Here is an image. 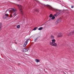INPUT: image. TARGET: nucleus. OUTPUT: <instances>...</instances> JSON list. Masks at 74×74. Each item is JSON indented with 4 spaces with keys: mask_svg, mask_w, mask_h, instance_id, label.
<instances>
[{
    "mask_svg": "<svg viewBox=\"0 0 74 74\" xmlns=\"http://www.w3.org/2000/svg\"><path fill=\"white\" fill-rule=\"evenodd\" d=\"M52 42H51L50 43V44L52 46H53V47H56L57 45V43H55L56 40L55 39H52L51 40Z\"/></svg>",
    "mask_w": 74,
    "mask_h": 74,
    "instance_id": "obj_2",
    "label": "nucleus"
},
{
    "mask_svg": "<svg viewBox=\"0 0 74 74\" xmlns=\"http://www.w3.org/2000/svg\"><path fill=\"white\" fill-rule=\"evenodd\" d=\"M2 26V23H0V31L1 30V27Z\"/></svg>",
    "mask_w": 74,
    "mask_h": 74,
    "instance_id": "obj_14",
    "label": "nucleus"
},
{
    "mask_svg": "<svg viewBox=\"0 0 74 74\" xmlns=\"http://www.w3.org/2000/svg\"><path fill=\"white\" fill-rule=\"evenodd\" d=\"M15 43H16V42Z\"/></svg>",
    "mask_w": 74,
    "mask_h": 74,
    "instance_id": "obj_25",
    "label": "nucleus"
},
{
    "mask_svg": "<svg viewBox=\"0 0 74 74\" xmlns=\"http://www.w3.org/2000/svg\"><path fill=\"white\" fill-rule=\"evenodd\" d=\"M37 28H38V27H36L34 29H33V30H37Z\"/></svg>",
    "mask_w": 74,
    "mask_h": 74,
    "instance_id": "obj_17",
    "label": "nucleus"
},
{
    "mask_svg": "<svg viewBox=\"0 0 74 74\" xmlns=\"http://www.w3.org/2000/svg\"><path fill=\"white\" fill-rule=\"evenodd\" d=\"M5 16H8V14H5Z\"/></svg>",
    "mask_w": 74,
    "mask_h": 74,
    "instance_id": "obj_20",
    "label": "nucleus"
},
{
    "mask_svg": "<svg viewBox=\"0 0 74 74\" xmlns=\"http://www.w3.org/2000/svg\"><path fill=\"white\" fill-rule=\"evenodd\" d=\"M18 7L21 15H23V10L22 9V6L20 5H18Z\"/></svg>",
    "mask_w": 74,
    "mask_h": 74,
    "instance_id": "obj_3",
    "label": "nucleus"
},
{
    "mask_svg": "<svg viewBox=\"0 0 74 74\" xmlns=\"http://www.w3.org/2000/svg\"><path fill=\"white\" fill-rule=\"evenodd\" d=\"M36 12H38V11H39V10H38V9H36V10H35Z\"/></svg>",
    "mask_w": 74,
    "mask_h": 74,
    "instance_id": "obj_18",
    "label": "nucleus"
},
{
    "mask_svg": "<svg viewBox=\"0 0 74 74\" xmlns=\"http://www.w3.org/2000/svg\"><path fill=\"white\" fill-rule=\"evenodd\" d=\"M12 15H11L10 16V17H12Z\"/></svg>",
    "mask_w": 74,
    "mask_h": 74,
    "instance_id": "obj_24",
    "label": "nucleus"
},
{
    "mask_svg": "<svg viewBox=\"0 0 74 74\" xmlns=\"http://www.w3.org/2000/svg\"><path fill=\"white\" fill-rule=\"evenodd\" d=\"M35 61L36 62V63H38V62H40V60L37 59L35 60Z\"/></svg>",
    "mask_w": 74,
    "mask_h": 74,
    "instance_id": "obj_10",
    "label": "nucleus"
},
{
    "mask_svg": "<svg viewBox=\"0 0 74 74\" xmlns=\"http://www.w3.org/2000/svg\"><path fill=\"white\" fill-rule=\"evenodd\" d=\"M29 40H30V39H29L27 41H25L24 45H23V47H25L26 46V45H27V42H28V41Z\"/></svg>",
    "mask_w": 74,
    "mask_h": 74,
    "instance_id": "obj_6",
    "label": "nucleus"
},
{
    "mask_svg": "<svg viewBox=\"0 0 74 74\" xmlns=\"http://www.w3.org/2000/svg\"><path fill=\"white\" fill-rule=\"evenodd\" d=\"M12 15H13V16H15L16 15V13L15 12H14V13H12Z\"/></svg>",
    "mask_w": 74,
    "mask_h": 74,
    "instance_id": "obj_11",
    "label": "nucleus"
},
{
    "mask_svg": "<svg viewBox=\"0 0 74 74\" xmlns=\"http://www.w3.org/2000/svg\"><path fill=\"white\" fill-rule=\"evenodd\" d=\"M63 35V34L62 33H60L58 34V37H62Z\"/></svg>",
    "mask_w": 74,
    "mask_h": 74,
    "instance_id": "obj_8",
    "label": "nucleus"
},
{
    "mask_svg": "<svg viewBox=\"0 0 74 74\" xmlns=\"http://www.w3.org/2000/svg\"><path fill=\"white\" fill-rule=\"evenodd\" d=\"M43 5H44V6L45 7H48V8H49V9L52 10L53 11H55V12H57V13L55 14L54 15V16H58V15H59L60 14V12L61 11V10L55 9L49 5H45V4H43Z\"/></svg>",
    "mask_w": 74,
    "mask_h": 74,
    "instance_id": "obj_1",
    "label": "nucleus"
},
{
    "mask_svg": "<svg viewBox=\"0 0 74 74\" xmlns=\"http://www.w3.org/2000/svg\"><path fill=\"white\" fill-rule=\"evenodd\" d=\"M27 51H28V49L25 48L23 49V52H27Z\"/></svg>",
    "mask_w": 74,
    "mask_h": 74,
    "instance_id": "obj_7",
    "label": "nucleus"
},
{
    "mask_svg": "<svg viewBox=\"0 0 74 74\" xmlns=\"http://www.w3.org/2000/svg\"><path fill=\"white\" fill-rule=\"evenodd\" d=\"M50 38H51L52 40L54 39V36H51L50 37Z\"/></svg>",
    "mask_w": 74,
    "mask_h": 74,
    "instance_id": "obj_13",
    "label": "nucleus"
},
{
    "mask_svg": "<svg viewBox=\"0 0 74 74\" xmlns=\"http://www.w3.org/2000/svg\"><path fill=\"white\" fill-rule=\"evenodd\" d=\"M61 21V18H60L57 20V21H56L55 23L56 25H58V24L59 23H60V22Z\"/></svg>",
    "mask_w": 74,
    "mask_h": 74,
    "instance_id": "obj_5",
    "label": "nucleus"
},
{
    "mask_svg": "<svg viewBox=\"0 0 74 74\" xmlns=\"http://www.w3.org/2000/svg\"><path fill=\"white\" fill-rule=\"evenodd\" d=\"M9 12H11L12 13H14L16 11V9L15 8H12L10 10V11H9Z\"/></svg>",
    "mask_w": 74,
    "mask_h": 74,
    "instance_id": "obj_4",
    "label": "nucleus"
},
{
    "mask_svg": "<svg viewBox=\"0 0 74 74\" xmlns=\"http://www.w3.org/2000/svg\"><path fill=\"white\" fill-rule=\"evenodd\" d=\"M3 19H6V17L5 16H4L3 17Z\"/></svg>",
    "mask_w": 74,
    "mask_h": 74,
    "instance_id": "obj_22",
    "label": "nucleus"
},
{
    "mask_svg": "<svg viewBox=\"0 0 74 74\" xmlns=\"http://www.w3.org/2000/svg\"><path fill=\"white\" fill-rule=\"evenodd\" d=\"M38 40V37L37 38L34 40V42H36V41Z\"/></svg>",
    "mask_w": 74,
    "mask_h": 74,
    "instance_id": "obj_15",
    "label": "nucleus"
},
{
    "mask_svg": "<svg viewBox=\"0 0 74 74\" xmlns=\"http://www.w3.org/2000/svg\"><path fill=\"white\" fill-rule=\"evenodd\" d=\"M73 33H74V30L72 32H71L70 34H69L68 35L69 36H70V35H72Z\"/></svg>",
    "mask_w": 74,
    "mask_h": 74,
    "instance_id": "obj_9",
    "label": "nucleus"
},
{
    "mask_svg": "<svg viewBox=\"0 0 74 74\" xmlns=\"http://www.w3.org/2000/svg\"><path fill=\"white\" fill-rule=\"evenodd\" d=\"M20 27V25H18L17 26V29H19V28Z\"/></svg>",
    "mask_w": 74,
    "mask_h": 74,
    "instance_id": "obj_16",
    "label": "nucleus"
},
{
    "mask_svg": "<svg viewBox=\"0 0 74 74\" xmlns=\"http://www.w3.org/2000/svg\"><path fill=\"white\" fill-rule=\"evenodd\" d=\"M43 29V27H40L38 29L39 30H42Z\"/></svg>",
    "mask_w": 74,
    "mask_h": 74,
    "instance_id": "obj_12",
    "label": "nucleus"
},
{
    "mask_svg": "<svg viewBox=\"0 0 74 74\" xmlns=\"http://www.w3.org/2000/svg\"><path fill=\"white\" fill-rule=\"evenodd\" d=\"M71 8H74V6H72L71 7Z\"/></svg>",
    "mask_w": 74,
    "mask_h": 74,
    "instance_id": "obj_23",
    "label": "nucleus"
},
{
    "mask_svg": "<svg viewBox=\"0 0 74 74\" xmlns=\"http://www.w3.org/2000/svg\"><path fill=\"white\" fill-rule=\"evenodd\" d=\"M55 16H53L52 17L51 19H55Z\"/></svg>",
    "mask_w": 74,
    "mask_h": 74,
    "instance_id": "obj_19",
    "label": "nucleus"
},
{
    "mask_svg": "<svg viewBox=\"0 0 74 74\" xmlns=\"http://www.w3.org/2000/svg\"><path fill=\"white\" fill-rule=\"evenodd\" d=\"M49 16V17H52V14H51Z\"/></svg>",
    "mask_w": 74,
    "mask_h": 74,
    "instance_id": "obj_21",
    "label": "nucleus"
}]
</instances>
